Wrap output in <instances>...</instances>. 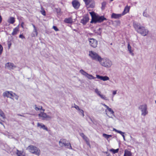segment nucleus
I'll list each match as a JSON object with an SVG mask.
<instances>
[{
    "label": "nucleus",
    "mask_w": 156,
    "mask_h": 156,
    "mask_svg": "<svg viewBox=\"0 0 156 156\" xmlns=\"http://www.w3.org/2000/svg\"><path fill=\"white\" fill-rule=\"evenodd\" d=\"M133 26L135 30L142 35L145 36L148 34V30L145 29L144 27L141 26L140 23L133 22Z\"/></svg>",
    "instance_id": "f257e3e1"
},
{
    "label": "nucleus",
    "mask_w": 156,
    "mask_h": 156,
    "mask_svg": "<svg viewBox=\"0 0 156 156\" xmlns=\"http://www.w3.org/2000/svg\"><path fill=\"white\" fill-rule=\"evenodd\" d=\"M89 13L92 17L91 20L90 22L91 23H100L102 22L105 20H106V19L103 16H100L97 15L94 12H90Z\"/></svg>",
    "instance_id": "f03ea898"
},
{
    "label": "nucleus",
    "mask_w": 156,
    "mask_h": 156,
    "mask_svg": "<svg viewBox=\"0 0 156 156\" xmlns=\"http://www.w3.org/2000/svg\"><path fill=\"white\" fill-rule=\"evenodd\" d=\"M30 152L33 154H35L38 156L40 155L41 154V151L40 149L35 146L33 145L29 146L27 148Z\"/></svg>",
    "instance_id": "7ed1b4c3"
},
{
    "label": "nucleus",
    "mask_w": 156,
    "mask_h": 156,
    "mask_svg": "<svg viewBox=\"0 0 156 156\" xmlns=\"http://www.w3.org/2000/svg\"><path fill=\"white\" fill-rule=\"evenodd\" d=\"M99 62L101 66L106 68H110L112 65V61L108 58H102Z\"/></svg>",
    "instance_id": "20e7f679"
},
{
    "label": "nucleus",
    "mask_w": 156,
    "mask_h": 156,
    "mask_svg": "<svg viewBox=\"0 0 156 156\" xmlns=\"http://www.w3.org/2000/svg\"><path fill=\"white\" fill-rule=\"evenodd\" d=\"M89 55L90 57L92 60L99 62L102 59L101 57L96 52L92 51H89Z\"/></svg>",
    "instance_id": "39448f33"
},
{
    "label": "nucleus",
    "mask_w": 156,
    "mask_h": 156,
    "mask_svg": "<svg viewBox=\"0 0 156 156\" xmlns=\"http://www.w3.org/2000/svg\"><path fill=\"white\" fill-rule=\"evenodd\" d=\"M138 108L141 111L142 115L145 116L148 114L147 107L146 104H144L140 105Z\"/></svg>",
    "instance_id": "423d86ee"
},
{
    "label": "nucleus",
    "mask_w": 156,
    "mask_h": 156,
    "mask_svg": "<svg viewBox=\"0 0 156 156\" xmlns=\"http://www.w3.org/2000/svg\"><path fill=\"white\" fill-rule=\"evenodd\" d=\"M44 112H43V111L41 112L38 115L39 117L42 118V120L47 121L51 119L52 118L51 116L47 114Z\"/></svg>",
    "instance_id": "0eeeda50"
},
{
    "label": "nucleus",
    "mask_w": 156,
    "mask_h": 156,
    "mask_svg": "<svg viewBox=\"0 0 156 156\" xmlns=\"http://www.w3.org/2000/svg\"><path fill=\"white\" fill-rule=\"evenodd\" d=\"M90 45L92 47L95 48L98 44V41L94 38H90L89 39Z\"/></svg>",
    "instance_id": "6e6552de"
},
{
    "label": "nucleus",
    "mask_w": 156,
    "mask_h": 156,
    "mask_svg": "<svg viewBox=\"0 0 156 156\" xmlns=\"http://www.w3.org/2000/svg\"><path fill=\"white\" fill-rule=\"evenodd\" d=\"M87 5H90V7L91 8L94 7L95 2L94 0H83Z\"/></svg>",
    "instance_id": "1a4fd4ad"
},
{
    "label": "nucleus",
    "mask_w": 156,
    "mask_h": 156,
    "mask_svg": "<svg viewBox=\"0 0 156 156\" xmlns=\"http://www.w3.org/2000/svg\"><path fill=\"white\" fill-rule=\"evenodd\" d=\"M95 92L102 99L105 100H108V98L105 95L101 94V92L96 88L95 90Z\"/></svg>",
    "instance_id": "9d476101"
},
{
    "label": "nucleus",
    "mask_w": 156,
    "mask_h": 156,
    "mask_svg": "<svg viewBox=\"0 0 156 156\" xmlns=\"http://www.w3.org/2000/svg\"><path fill=\"white\" fill-rule=\"evenodd\" d=\"M5 67L9 70L14 69L16 67V66L14 65L13 63L8 62L5 65Z\"/></svg>",
    "instance_id": "9b49d317"
},
{
    "label": "nucleus",
    "mask_w": 156,
    "mask_h": 156,
    "mask_svg": "<svg viewBox=\"0 0 156 156\" xmlns=\"http://www.w3.org/2000/svg\"><path fill=\"white\" fill-rule=\"evenodd\" d=\"M102 105L105 107L107 109L105 110V112H106V114H107V110H108V111L110 112V113L111 115H114V112L112 110V109L111 108H110L108 106L106 105L105 104H102Z\"/></svg>",
    "instance_id": "f8f14e48"
},
{
    "label": "nucleus",
    "mask_w": 156,
    "mask_h": 156,
    "mask_svg": "<svg viewBox=\"0 0 156 156\" xmlns=\"http://www.w3.org/2000/svg\"><path fill=\"white\" fill-rule=\"evenodd\" d=\"M73 7L76 9H78L80 6V3L77 0H74L72 2Z\"/></svg>",
    "instance_id": "ddd939ff"
},
{
    "label": "nucleus",
    "mask_w": 156,
    "mask_h": 156,
    "mask_svg": "<svg viewBox=\"0 0 156 156\" xmlns=\"http://www.w3.org/2000/svg\"><path fill=\"white\" fill-rule=\"evenodd\" d=\"M89 18L87 15H86L81 20L80 22L83 25H85L89 21Z\"/></svg>",
    "instance_id": "4468645a"
},
{
    "label": "nucleus",
    "mask_w": 156,
    "mask_h": 156,
    "mask_svg": "<svg viewBox=\"0 0 156 156\" xmlns=\"http://www.w3.org/2000/svg\"><path fill=\"white\" fill-rule=\"evenodd\" d=\"M96 76L97 78L100 79L104 81L109 80V78L106 76H101L99 75H96Z\"/></svg>",
    "instance_id": "2eb2a0df"
},
{
    "label": "nucleus",
    "mask_w": 156,
    "mask_h": 156,
    "mask_svg": "<svg viewBox=\"0 0 156 156\" xmlns=\"http://www.w3.org/2000/svg\"><path fill=\"white\" fill-rule=\"evenodd\" d=\"M37 126L39 127L41 129H42L47 131L48 130L47 127H46L44 124L42 123L38 122L37 123Z\"/></svg>",
    "instance_id": "dca6fc26"
},
{
    "label": "nucleus",
    "mask_w": 156,
    "mask_h": 156,
    "mask_svg": "<svg viewBox=\"0 0 156 156\" xmlns=\"http://www.w3.org/2000/svg\"><path fill=\"white\" fill-rule=\"evenodd\" d=\"M10 93L11 91H6L3 93V96L4 97H6L7 98H9L11 99H13L10 96Z\"/></svg>",
    "instance_id": "f3484780"
},
{
    "label": "nucleus",
    "mask_w": 156,
    "mask_h": 156,
    "mask_svg": "<svg viewBox=\"0 0 156 156\" xmlns=\"http://www.w3.org/2000/svg\"><path fill=\"white\" fill-rule=\"evenodd\" d=\"M122 16H123L122 14H116L114 13H113L111 16L112 18L114 19H118L120 18Z\"/></svg>",
    "instance_id": "a211bd4d"
},
{
    "label": "nucleus",
    "mask_w": 156,
    "mask_h": 156,
    "mask_svg": "<svg viewBox=\"0 0 156 156\" xmlns=\"http://www.w3.org/2000/svg\"><path fill=\"white\" fill-rule=\"evenodd\" d=\"M67 141L65 139H61L59 141V145L61 147H63Z\"/></svg>",
    "instance_id": "6ab92c4d"
},
{
    "label": "nucleus",
    "mask_w": 156,
    "mask_h": 156,
    "mask_svg": "<svg viewBox=\"0 0 156 156\" xmlns=\"http://www.w3.org/2000/svg\"><path fill=\"white\" fill-rule=\"evenodd\" d=\"M130 7L127 5L124 8V11L122 13V15H124L128 12L129 10Z\"/></svg>",
    "instance_id": "aec40b11"
},
{
    "label": "nucleus",
    "mask_w": 156,
    "mask_h": 156,
    "mask_svg": "<svg viewBox=\"0 0 156 156\" xmlns=\"http://www.w3.org/2000/svg\"><path fill=\"white\" fill-rule=\"evenodd\" d=\"M132 153L130 151L127 149L125 150L123 156H131Z\"/></svg>",
    "instance_id": "412c9836"
},
{
    "label": "nucleus",
    "mask_w": 156,
    "mask_h": 156,
    "mask_svg": "<svg viewBox=\"0 0 156 156\" xmlns=\"http://www.w3.org/2000/svg\"><path fill=\"white\" fill-rule=\"evenodd\" d=\"M35 107V110L37 111H39V110H42L43 111V112H44L45 111V110L44 109H43L42 108V106H39L38 107H37V105H34Z\"/></svg>",
    "instance_id": "4be33fe9"
},
{
    "label": "nucleus",
    "mask_w": 156,
    "mask_h": 156,
    "mask_svg": "<svg viewBox=\"0 0 156 156\" xmlns=\"http://www.w3.org/2000/svg\"><path fill=\"white\" fill-rule=\"evenodd\" d=\"M127 48L128 51H129V53L131 55L133 56L134 54V53H133V51L131 49V47L129 43L128 44Z\"/></svg>",
    "instance_id": "5701e85b"
},
{
    "label": "nucleus",
    "mask_w": 156,
    "mask_h": 156,
    "mask_svg": "<svg viewBox=\"0 0 156 156\" xmlns=\"http://www.w3.org/2000/svg\"><path fill=\"white\" fill-rule=\"evenodd\" d=\"M19 31V28L17 27H16L14 28L13 30V32L12 34V35H16L17 34V32Z\"/></svg>",
    "instance_id": "b1692460"
},
{
    "label": "nucleus",
    "mask_w": 156,
    "mask_h": 156,
    "mask_svg": "<svg viewBox=\"0 0 156 156\" xmlns=\"http://www.w3.org/2000/svg\"><path fill=\"white\" fill-rule=\"evenodd\" d=\"M64 22L66 23H69L72 22V19L71 18L65 19L64 20Z\"/></svg>",
    "instance_id": "393cba45"
},
{
    "label": "nucleus",
    "mask_w": 156,
    "mask_h": 156,
    "mask_svg": "<svg viewBox=\"0 0 156 156\" xmlns=\"http://www.w3.org/2000/svg\"><path fill=\"white\" fill-rule=\"evenodd\" d=\"M37 34L38 32H37V30L35 31V30H33L31 35L32 37H35V36H37Z\"/></svg>",
    "instance_id": "a878e982"
},
{
    "label": "nucleus",
    "mask_w": 156,
    "mask_h": 156,
    "mask_svg": "<svg viewBox=\"0 0 156 156\" xmlns=\"http://www.w3.org/2000/svg\"><path fill=\"white\" fill-rule=\"evenodd\" d=\"M15 21L14 18L13 17H11L8 21V22L11 24H13Z\"/></svg>",
    "instance_id": "bb28decb"
},
{
    "label": "nucleus",
    "mask_w": 156,
    "mask_h": 156,
    "mask_svg": "<svg viewBox=\"0 0 156 156\" xmlns=\"http://www.w3.org/2000/svg\"><path fill=\"white\" fill-rule=\"evenodd\" d=\"M80 73H81L82 75L85 76L86 77L87 76V75L88 74V73H87V72H86L85 71L82 69H81L80 70Z\"/></svg>",
    "instance_id": "cd10ccee"
},
{
    "label": "nucleus",
    "mask_w": 156,
    "mask_h": 156,
    "mask_svg": "<svg viewBox=\"0 0 156 156\" xmlns=\"http://www.w3.org/2000/svg\"><path fill=\"white\" fill-rule=\"evenodd\" d=\"M86 77L89 80L94 79L96 78V77L93 76L92 75L88 74V73Z\"/></svg>",
    "instance_id": "c85d7f7f"
},
{
    "label": "nucleus",
    "mask_w": 156,
    "mask_h": 156,
    "mask_svg": "<svg viewBox=\"0 0 156 156\" xmlns=\"http://www.w3.org/2000/svg\"><path fill=\"white\" fill-rule=\"evenodd\" d=\"M64 146L66 147L69 149H72L71 145L69 143H66Z\"/></svg>",
    "instance_id": "c756f323"
},
{
    "label": "nucleus",
    "mask_w": 156,
    "mask_h": 156,
    "mask_svg": "<svg viewBox=\"0 0 156 156\" xmlns=\"http://www.w3.org/2000/svg\"><path fill=\"white\" fill-rule=\"evenodd\" d=\"M103 136L107 139H108L110 137L112 136V135H108L105 133H103Z\"/></svg>",
    "instance_id": "7c9ffc66"
},
{
    "label": "nucleus",
    "mask_w": 156,
    "mask_h": 156,
    "mask_svg": "<svg viewBox=\"0 0 156 156\" xmlns=\"http://www.w3.org/2000/svg\"><path fill=\"white\" fill-rule=\"evenodd\" d=\"M0 115L3 119L5 118V114L1 109H0Z\"/></svg>",
    "instance_id": "2f4dec72"
},
{
    "label": "nucleus",
    "mask_w": 156,
    "mask_h": 156,
    "mask_svg": "<svg viewBox=\"0 0 156 156\" xmlns=\"http://www.w3.org/2000/svg\"><path fill=\"white\" fill-rule=\"evenodd\" d=\"M16 149L17 151L16 154L18 155V156H21L23 153V152L21 151H19Z\"/></svg>",
    "instance_id": "473e14b6"
},
{
    "label": "nucleus",
    "mask_w": 156,
    "mask_h": 156,
    "mask_svg": "<svg viewBox=\"0 0 156 156\" xmlns=\"http://www.w3.org/2000/svg\"><path fill=\"white\" fill-rule=\"evenodd\" d=\"M119 151V149H112L110 150V151L112 152L113 154H115L118 152Z\"/></svg>",
    "instance_id": "72a5a7b5"
},
{
    "label": "nucleus",
    "mask_w": 156,
    "mask_h": 156,
    "mask_svg": "<svg viewBox=\"0 0 156 156\" xmlns=\"http://www.w3.org/2000/svg\"><path fill=\"white\" fill-rule=\"evenodd\" d=\"M106 2H103L102 3V6L101 7V9L102 10H103L105 9V7L106 6Z\"/></svg>",
    "instance_id": "f704fd0d"
},
{
    "label": "nucleus",
    "mask_w": 156,
    "mask_h": 156,
    "mask_svg": "<svg viewBox=\"0 0 156 156\" xmlns=\"http://www.w3.org/2000/svg\"><path fill=\"white\" fill-rule=\"evenodd\" d=\"M118 133H120V134L123 137V139L124 140H125V136L124 135V134L125 133L121 131H118Z\"/></svg>",
    "instance_id": "c9c22d12"
},
{
    "label": "nucleus",
    "mask_w": 156,
    "mask_h": 156,
    "mask_svg": "<svg viewBox=\"0 0 156 156\" xmlns=\"http://www.w3.org/2000/svg\"><path fill=\"white\" fill-rule=\"evenodd\" d=\"M79 111V113L80 115H82L83 117L84 116V112L83 111L80 109L78 110Z\"/></svg>",
    "instance_id": "e433bc0d"
},
{
    "label": "nucleus",
    "mask_w": 156,
    "mask_h": 156,
    "mask_svg": "<svg viewBox=\"0 0 156 156\" xmlns=\"http://www.w3.org/2000/svg\"><path fill=\"white\" fill-rule=\"evenodd\" d=\"M143 16H144L146 17H149V15L147 14L146 11H144L143 13Z\"/></svg>",
    "instance_id": "4c0bfd02"
},
{
    "label": "nucleus",
    "mask_w": 156,
    "mask_h": 156,
    "mask_svg": "<svg viewBox=\"0 0 156 156\" xmlns=\"http://www.w3.org/2000/svg\"><path fill=\"white\" fill-rule=\"evenodd\" d=\"M3 48L2 45L0 44V55H1L2 52Z\"/></svg>",
    "instance_id": "58836bf2"
},
{
    "label": "nucleus",
    "mask_w": 156,
    "mask_h": 156,
    "mask_svg": "<svg viewBox=\"0 0 156 156\" xmlns=\"http://www.w3.org/2000/svg\"><path fill=\"white\" fill-rule=\"evenodd\" d=\"M16 94L13 93L12 91H11V93L10 94V96L11 97L14 98L15 95Z\"/></svg>",
    "instance_id": "ea45409f"
},
{
    "label": "nucleus",
    "mask_w": 156,
    "mask_h": 156,
    "mask_svg": "<svg viewBox=\"0 0 156 156\" xmlns=\"http://www.w3.org/2000/svg\"><path fill=\"white\" fill-rule=\"evenodd\" d=\"M80 136L83 138V139L85 140H86L87 138L86 136H85L83 133H81L80 134Z\"/></svg>",
    "instance_id": "a19ab883"
},
{
    "label": "nucleus",
    "mask_w": 156,
    "mask_h": 156,
    "mask_svg": "<svg viewBox=\"0 0 156 156\" xmlns=\"http://www.w3.org/2000/svg\"><path fill=\"white\" fill-rule=\"evenodd\" d=\"M53 28L56 31H58L59 30L57 28V27L56 26H53Z\"/></svg>",
    "instance_id": "79ce46f5"
},
{
    "label": "nucleus",
    "mask_w": 156,
    "mask_h": 156,
    "mask_svg": "<svg viewBox=\"0 0 156 156\" xmlns=\"http://www.w3.org/2000/svg\"><path fill=\"white\" fill-rule=\"evenodd\" d=\"M32 25L33 26V28H34V29L33 30H35V31L37 30L36 28V27L33 24H32Z\"/></svg>",
    "instance_id": "37998d69"
},
{
    "label": "nucleus",
    "mask_w": 156,
    "mask_h": 156,
    "mask_svg": "<svg viewBox=\"0 0 156 156\" xmlns=\"http://www.w3.org/2000/svg\"><path fill=\"white\" fill-rule=\"evenodd\" d=\"M32 25L33 26V28H34V29L33 30H35V31L37 30L36 28V27L33 24H32Z\"/></svg>",
    "instance_id": "c03bdc74"
},
{
    "label": "nucleus",
    "mask_w": 156,
    "mask_h": 156,
    "mask_svg": "<svg viewBox=\"0 0 156 156\" xmlns=\"http://www.w3.org/2000/svg\"><path fill=\"white\" fill-rule=\"evenodd\" d=\"M74 108H75L76 109L78 110H80V109L79 106L77 105H75V106L74 107Z\"/></svg>",
    "instance_id": "a18cd8bd"
},
{
    "label": "nucleus",
    "mask_w": 156,
    "mask_h": 156,
    "mask_svg": "<svg viewBox=\"0 0 156 156\" xmlns=\"http://www.w3.org/2000/svg\"><path fill=\"white\" fill-rule=\"evenodd\" d=\"M19 37L22 38V39H24L25 38V37L22 35V34H20L19 35Z\"/></svg>",
    "instance_id": "49530a36"
},
{
    "label": "nucleus",
    "mask_w": 156,
    "mask_h": 156,
    "mask_svg": "<svg viewBox=\"0 0 156 156\" xmlns=\"http://www.w3.org/2000/svg\"><path fill=\"white\" fill-rule=\"evenodd\" d=\"M14 98L16 100H17L18 99L19 96L16 94L15 95L14 97Z\"/></svg>",
    "instance_id": "de8ad7c7"
},
{
    "label": "nucleus",
    "mask_w": 156,
    "mask_h": 156,
    "mask_svg": "<svg viewBox=\"0 0 156 156\" xmlns=\"http://www.w3.org/2000/svg\"><path fill=\"white\" fill-rule=\"evenodd\" d=\"M11 45V44L10 42H8V48H10V47Z\"/></svg>",
    "instance_id": "09e8293b"
},
{
    "label": "nucleus",
    "mask_w": 156,
    "mask_h": 156,
    "mask_svg": "<svg viewBox=\"0 0 156 156\" xmlns=\"http://www.w3.org/2000/svg\"><path fill=\"white\" fill-rule=\"evenodd\" d=\"M101 30V29L99 28L98 29V30L99 31V32H98V34L99 35H101V32L100 31Z\"/></svg>",
    "instance_id": "8fccbe9b"
},
{
    "label": "nucleus",
    "mask_w": 156,
    "mask_h": 156,
    "mask_svg": "<svg viewBox=\"0 0 156 156\" xmlns=\"http://www.w3.org/2000/svg\"><path fill=\"white\" fill-rule=\"evenodd\" d=\"M117 90L113 91L112 94L113 95H115L116 94Z\"/></svg>",
    "instance_id": "3c124183"
},
{
    "label": "nucleus",
    "mask_w": 156,
    "mask_h": 156,
    "mask_svg": "<svg viewBox=\"0 0 156 156\" xmlns=\"http://www.w3.org/2000/svg\"><path fill=\"white\" fill-rule=\"evenodd\" d=\"M24 24V23L23 22H22L21 24V26L23 28V25Z\"/></svg>",
    "instance_id": "603ef678"
},
{
    "label": "nucleus",
    "mask_w": 156,
    "mask_h": 156,
    "mask_svg": "<svg viewBox=\"0 0 156 156\" xmlns=\"http://www.w3.org/2000/svg\"><path fill=\"white\" fill-rule=\"evenodd\" d=\"M113 130L115 131V132H117L118 133V131H120L119 130H117L116 129H114V128L113 129Z\"/></svg>",
    "instance_id": "864d4df0"
},
{
    "label": "nucleus",
    "mask_w": 156,
    "mask_h": 156,
    "mask_svg": "<svg viewBox=\"0 0 156 156\" xmlns=\"http://www.w3.org/2000/svg\"><path fill=\"white\" fill-rule=\"evenodd\" d=\"M42 14L44 15H45V11L44 10L43 12H42Z\"/></svg>",
    "instance_id": "5fc2aeb1"
},
{
    "label": "nucleus",
    "mask_w": 156,
    "mask_h": 156,
    "mask_svg": "<svg viewBox=\"0 0 156 156\" xmlns=\"http://www.w3.org/2000/svg\"><path fill=\"white\" fill-rule=\"evenodd\" d=\"M2 18L1 16L0 15V23H1V22H2Z\"/></svg>",
    "instance_id": "6e6d98bb"
},
{
    "label": "nucleus",
    "mask_w": 156,
    "mask_h": 156,
    "mask_svg": "<svg viewBox=\"0 0 156 156\" xmlns=\"http://www.w3.org/2000/svg\"><path fill=\"white\" fill-rule=\"evenodd\" d=\"M0 124H1V125H2L3 126H4V125H3V124L1 122H0Z\"/></svg>",
    "instance_id": "4d7b16f0"
},
{
    "label": "nucleus",
    "mask_w": 156,
    "mask_h": 156,
    "mask_svg": "<svg viewBox=\"0 0 156 156\" xmlns=\"http://www.w3.org/2000/svg\"><path fill=\"white\" fill-rule=\"evenodd\" d=\"M107 156H111L109 154H108L107 155Z\"/></svg>",
    "instance_id": "13d9d810"
},
{
    "label": "nucleus",
    "mask_w": 156,
    "mask_h": 156,
    "mask_svg": "<svg viewBox=\"0 0 156 156\" xmlns=\"http://www.w3.org/2000/svg\"><path fill=\"white\" fill-rule=\"evenodd\" d=\"M106 154H108V152H105Z\"/></svg>",
    "instance_id": "bf43d9fd"
},
{
    "label": "nucleus",
    "mask_w": 156,
    "mask_h": 156,
    "mask_svg": "<svg viewBox=\"0 0 156 156\" xmlns=\"http://www.w3.org/2000/svg\"><path fill=\"white\" fill-rule=\"evenodd\" d=\"M132 140H134V138H133Z\"/></svg>",
    "instance_id": "052dcab7"
},
{
    "label": "nucleus",
    "mask_w": 156,
    "mask_h": 156,
    "mask_svg": "<svg viewBox=\"0 0 156 156\" xmlns=\"http://www.w3.org/2000/svg\"><path fill=\"white\" fill-rule=\"evenodd\" d=\"M48 114H51V113L50 112H48Z\"/></svg>",
    "instance_id": "680f3d73"
},
{
    "label": "nucleus",
    "mask_w": 156,
    "mask_h": 156,
    "mask_svg": "<svg viewBox=\"0 0 156 156\" xmlns=\"http://www.w3.org/2000/svg\"><path fill=\"white\" fill-rule=\"evenodd\" d=\"M19 115L20 116H23L22 115Z\"/></svg>",
    "instance_id": "e2e57ef3"
},
{
    "label": "nucleus",
    "mask_w": 156,
    "mask_h": 156,
    "mask_svg": "<svg viewBox=\"0 0 156 156\" xmlns=\"http://www.w3.org/2000/svg\"><path fill=\"white\" fill-rule=\"evenodd\" d=\"M110 117L112 118V117H110L109 116V118H110Z\"/></svg>",
    "instance_id": "0e129e2a"
},
{
    "label": "nucleus",
    "mask_w": 156,
    "mask_h": 156,
    "mask_svg": "<svg viewBox=\"0 0 156 156\" xmlns=\"http://www.w3.org/2000/svg\"><path fill=\"white\" fill-rule=\"evenodd\" d=\"M155 103H156V101H155Z\"/></svg>",
    "instance_id": "69168bd1"
}]
</instances>
